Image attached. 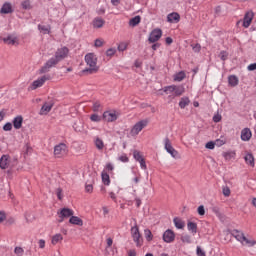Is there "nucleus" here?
Returning a JSON list of instances; mask_svg holds the SVG:
<instances>
[{"mask_svg":"<svg viewBox=\"0 0 256 256\" xmlns=\"http://www.w3.org/2000/svg\"><path fill=\"white\" fill-rule=\"evenodd\" d=\"M85 62L89 65V68L83 70V73H89V75H93V73H97L99 71V67L97 66V57L93 53H88L85 55Z\"/></svg>","mask_w":256,"mask_h":256,"instance_id":"f257e3e1","label":"nucleus"},{"mask_svg":"<svg viewBox=\"0 0 256 256\" xmlns=\"http://www.w3.org/2000/svg\"><path fill=\"white\" fill-rule=\"evenodd\" d=\"M147 125H149V120H147V119L140 120L132 127V129L130 131V135L132 137H137V135H139V133H141V131H143V129H145V127H147Z\"/></svg>","mask_w":256,"mask_h":256,"instance_id":"f03ea898","label":"nucleus"},{"mask_svg":"<svg viewBox=\"0 0 256 256\" xmlns=\"http://www.w3.org/2000/svg\"><path fill=\"white\" fill-rule=\"evenodd\" d=\"M131 235L136 247H143V238L137 225L131 228Z\"/></svg>","mask_w":256,"mask_h":256,"instance_id":"7ed1b4c3","label":"nucleus"},{"mask_svg":"<svg viewBox=\"0 0 256 256\" xmlns=\"http://www.w3.org/2000/svg\"><path fill=\"white\" fill-rule=\"evenodd\" d=\"M164 149L171 155V157H173V159H179V152L173 148L171 140L167 137L164 139Z\"/></svg>","mask_w":256,"mask_h":256,"instance_id":"20e7f679","label":"nucleus"},{"mask_svg":"<svg viewBox=\"0 0 256 256\" xmlns=\"http://www.w3.org/2000/svg\"><path fill=\"white\" fill-rule=\"evenodd\" d=\"M73 215H75V212L70 209V208H62L59 212H58V223H63V221H65V219H69L73 217Z\"/></svg>","mask_w":256,"mask_h":256,"instance_id":"39448f33","label":"nucleus"},{"mask_svg":"<svg viewBox=\"0 0 256 256\" xmlns=\"http://www.w3.org/2000/svg\"><path fill=\"white\" fill-rule=\"evenodd\" d=\"M54 155L58 159H61L64 155H67V144L60 143L54 147Z\"/></svg>","mask_w":256,"mask_h":256,"instance_id":"423d86ee","label":"nucleus"},{"mask_svg":"<svg viewBox=\"0 0 256 256\" xmlns=\"http://www.w3.org/2000/svg\"><path fill=\"white\" fill-rule=\"evenodd\" d=\"M60 62L57 60V58L54 56L50 58L44 66L40 69V73H49L50 69L52 67H55V65H58Z\"/></svg>","mask_w":256,"mask_h":256,"instance_id":"0eeeda50","label":"nucleus"},{"mask_svg":"<svg viewBox=\"0 0 256 256\" xmlns=\"http://www.w3.org/2000/svg\"><path fill=\"white\" fill-rule=\"evenodd\" d=\"M49 79H50L49 75H44L41 78H38L31 84L30 89L32 91H35V89H39V87H43V85L45 84V81H49Z\"/></svg>","mask_w":256,"mask_h":256,"instance_id":"6e6552de","label":"nucleus"},{"mask_svg":"<svg viewBox=\"0 0 256 256\" xmlns=\"http://www.w3.org/2000/svg\"><path fill=\"white\" fill-rule=\"evenodd\" d=\"M163 35V31L159 28L152 30L149 35L148 41L149 43H157L161 39Z\"/></svg>","mask_w":256,"mask_h":256,"instance_id":"1a4fd4ad","label":"nucleus"},{"mask_svg":"<svg viewBox=\"0 0 256 256\" xmlns=\"http://www.w3.org/2000/svg\"><path fill=\"white\" fill-rule=\"evenodd\" d=\"M69 55V48H67L66 46L57 49V51L55 52L54 57L59 61H63V59H65L67 56Z\"/></svg>","mask_w":256,"mask_h":256,"instance_id":"9d476101","label":"nucleus"},{"mask_svg":"<svg viewBox=\"0 0 256 256\" xmlns=\"http://www.w3.org/2000/svg\"><path fill=\"white\" fill-rule=\"evenodd\" d=\"M254 17H255V13H253V11H248L245 13L244 19H243V27L245 29H249V27L251 26V23L253 22Z\"/></svg>","mask_w":256,"mask_h":256,"instance_id":"9b49d317","label":"nucleus"},{"mask_svg":"<svg viewBox=\"0 0 256 256\" xmlns=\"http://www.w3.org/2000/svg\"><path fill=\"white\" fill-rule=\"evenodd\" d=\"M164 243H173L175 241V232L171 229H167L162 236Z\"/></svg>","mask_w":256,"mask_h":256,"instance_id":"f8f14e48","label":"nucleus"},{"mask_svg":"<svg viewBox=\"0 0 256 256\" xmlns=\"http://www.w3.org/2000/svg\"><path fill=\"white\" fill-rule=\"evenodd\" d=\"M9 167H14L11 165V161L9 160V155H2L0 158V169H9Z\"/></svg>","mask_w":256,"mask_h":256,"instance_id":"ddd939ff","label":"nucleus"},{"mask_svg":"<svg viewBox=\"0 0 256 256\" xmlns=\"http://www.w3.org/2000/svg\"><path fill=\"white\" fill-rule=\"evenodd\" d=\"M102 117L108 123H113V121H117V114L115 112L105 111Z\"/></svg>","mask_w":256,"mask_h":256,"instance_id":"4468645a","label":"nucleus"},{"mask_svg":"<svg viewBox=\"0 0 256 256\" xmlns=\"http://www.w3.org/2000/svg\"><path fill=\"white\" fill-rule=\"evenodd\" d=\"M0 13L2 15H9V13H13V6H11V3L5 2L0 9Z\"/></svg>","mask_w":256,"mask_h":256,"instance_id":"2eb2a0df","label":"nucleus"},{"mask_svg":"<svg viewBox=\"0 0 256 256\" xmlns=\"http://www.w3.org/2000/svg\"><path fill=\"white\" fill-rule=\"evenodd\" d=\"M251 137H253V134L251 133V129L244 128L241 131V139L243 141H251Z\"/></svg>","mask_w":256,"mask_h":256,"instance_id":"dca6fc26","label":"nucleus"},{"mask_svg":"<svg viewBox=\"0 0 256 256\" xmlns=\"http://www.w3.org/2000/svg\"><path fill=\"white\" fill-rule=\"evenodd\" d=\"M167 19L169 23H179L181 16L177 12H172L168 14Z\"/></svg>","mask_w":256,"mask_h":256,"instance_id":"f3484780","label":"nucleus"},{"mask_svg":"<svg viewBox=\"0 0 256 256\" xmlns=\"http://www.w3.org/2000/svg\"><path fill=\"white\" fill-rule=\"evenodd\" d=\"M94 29H101L105 25V21L101 17H96L92 21Z\"/></svg>","mask_w":256,"mask_h":256,"instance_id":"a211bd4d","label":"nucleus"},{"mask_svg":"<svg viewBox=\"0 0 256 256\" xmlns=\"http://www.w3.org/2000/svg\"><path fill=\"white\" fill-rule=\"evenodd\" d=\"M231 235L240 243H243V240H245V234L239 230H232Z\"/></svg>","mask_w":256,"mask_h":256,"instance_id":"6ab92c4d","label":"nucleus"},{"mask_svg":"<svg viewBox=\"0 0 256 256\" xmlns=\"http://www.w3.org/2000/svg\"><path fill=\"white\" fill-rule=\"evenodd\" d=\"M185 93V86L183 85H174V94L173 98L175 97H181Z\"/></svg>","mask_w":256,"mask_h":256,"instance_id":"aec40b11","label":"nucleus"},{"mask_svg":"<svg viewBox=\"0 0 256 256\" xmlns=\"http://www.w3.org/2000/svg\"><path fill=\"white\" fill-rule=\"evenodd\" d=\"M51 109H53V103L52 102H50V103L45 102L43 104V106L41 107L40 115H47V113H49L51 111Z\"/></svg>","mask_w":256,"mask_h":256,"instance_id":"412c9836","label":"nucleus"},{"mask_svg":"<svg viewBox=\"0 0 256 256\" xmlns=\"http://www.w3.org/2000/svg\"><path fill=\"white\" fill-rule=\"evenodd\" d=\"M244 161L247 165H250V167H255V157L253 156V153H247L244 156Z\"/></svg>","mask_w":256,"mask_h":256,"instance_id":"4be33fe9","label":"nucleus"},{"mask_svg":"<svg viewBox=\"0 0 256 256\" xmlns=\"http://www.w3.org/2000/svg\"><path fill=\"white\" fill-rule=\"evenodd\" d=\"M12 123L14 129H21V127H23V116H16Z\"/></svg>","mask_w":256,"mask_h":256,"instance_id":"5701e85b","label":"nucleus"},{"mask_svg":"<svg viewBox=\"0 0 256 256\" xmlns=\"http://www.w3.org/2000/svg\"><path fill=\"white\" fill-rule=\"evenodd\" d=\"M71 225H78V227H83V220L78 216H73L69 219Z\"/></svg>","mask_w":256,"mask_h":256,"instance_id":"b1692460","label":"nucleus"},{"mask_svg":"<svg viewBox=\"0 0 256 256\" xmlns=\"http://www.w3.org/2000/svg\"><path fill=\"white\" fill-rule=\"evenodd\" d=\"M228 83L230 87H237L239 85V78L236 75H230L228 77Z\"/></svg>","mask_w":256,"mask_h":256,"instance_id":"393cba45","label":"nucleus"},{"mask_svg":"<svg viewBox=\"0 0 256 256\" xmlns=\"http://www.w3.org/2000/svg\"><path fill=\"white\" fill-rule=\"evenodd\" d=\"M189 103H191L189 97H182L179 102L180 109H185V107L189 106Z\"/></svg>","mask_w":256,"mask_h":256,"instance_id":"a878e982","label":"nucleus"},{"mask_svg":"<svg viewBox=\"0 0 256 256\" xmlns=\"http://www.w3.org/2000/svg\"><path fill=\"white\" fill-rule=\"evenodd\" d=\"M173 223H174L176 229H183L185 227V222H183V220H181V218L175 217L173 219Z\"/></svg>","mask_w":256,"mask_h":256,"instance_id":"bb28decb","label":"nucleus"},{"mask_svg":"<svg viewBox=\"0 0 256 256\" xmlns=\"http://www.w3.org/2000/svg\"><path fill=\"white\" fill-rule=\"evenodd\" d=\"M92 111H94V113H99L103 111V105H101V102L99 101L93 102Z\"/></svg>","mask_w":256,"mask_h":256,"instance_id":"cd10ccee","label":"nucleus"},{"mask_svg":"<svg viewBox=\"0 0 256 256\" xmlns=\"http://www.w3.org/2000/svg\"><path fill=\"white\" fill-rule=\"evenodd\" d=\"M38 29L43 35H49L51 33V26L38 25Z\"/></svg>","mask_w":256,"mask_h":256,"instance_id":"c85d7f7f","label":"nucleus"},{"mask_svg":"<svg viewBox=\"0 0 256 256\" xmlns=\"http://www.w3.org/2000/svg\"><path fill=\"white\" fill-rule=\"evenodd\" d=\"M141 23V16H135L129 21L130 27H137Z\"/></svg>","mask_w":256,"mask_h":256,"instance_id":"c756f323","label":"nucleus"},{"mask_svg":"<svg viewBox=\"0 0 256 256\" xmlns=\"http://www.w3.org/2000/svg\"><path fill=\"white\" fill-rule=\"evenodd\" d=\"M187 229L190 231L193 235L197 233V223L195 222H188L187 223Z\"/></svg>","mask_w":256,"mask_h":256,"instance_id":"7c9ffc66","label":"nucleus"},{"mask_svg":"<svg viewBox=\"0 0 256 256\" xmlns=\"http://www.w3.org/2000/svg\"><path fill=\"white\" fill-rule=\"evenodd\" d=\"M101 177H102V183L104 185H110L111 178L109 177V174H107V172H102Z\"/></svg>","mask_w":256,"mask_h":256,"instance_id":"2f4dec72","label":"nucleus"},{"mask_svg":"<svg viewBox=\"0 0 256 256\" xmlns=\"http://www.w3.org/2000/svg\"><path fill=\"white\" fill-rule=\"evenodd\" d=\"M2 41H4L7 45H15V43H17V38H13L9 35L6 38H3Z\"/></svg>","mask_w":256,"mask_h":256,"instance_id":"473e14b6","label":"nucleus"},{"mask_svg":"<svg viewBox=\"0 0 256 256\" xmlns=\"http://www.w3.org/2000/svg\"><path fill=\"white\" fill-rule=\"evenodd\" d=\"M59 241H63V235H61V234H55V235L52 237L51 243H52V245H57V243H58Z\"/></svg>","mask_w":256,"mask_h":256,"instance_id":"72a5a7b5","label":"nucleus"},{"mask_svg":"<svg viewBox=\"0 0 256 256\" xmlns=\"http://www.w3.org/2000/svg\"><path fill=\"white\" fill-rule=\"evenodd\" d=\"M242 245H247L248 247H253L256 245V241L255 240H249L247 239V237H245L244 240H242V242H240Z\"/></svg>","mask_w":256,"mask_h":256,"instance_id":"f704fd0d","label":"nucleus"},{"mask_svg":"<svg viewBox=\"0 0 256 256\" xmlns=\"http://www.w3.org/2000/svg\"><path fill=\"white\" fill-rule=\"evenodd\" d=\"M144 237H145L146 241L151 242V240L153 239V233L151 232L150 229L144 230Z\"/></svg>","mask_w":256,"mask_h":256,"instance_id":"c9c22d12","label":"nucleus"},{"mask_svg":"<svg viewBox=\"0 0 256 256\" xmlns=\"http://www.w3.org/2000/svg\"><path fill=\"white\" fill-rule=\"evenodd\" d=\"M210 210L212 211V213H215L216 217H221V208H219V206L212 205Z\"/></svg>","mask_w":256,"mask_h":256,"instance_id":"e433bc0d","label":"nucleus"},{"mask_svg":"<svg viewBox=\"0 0 256 256\" xmlns=\"http://www.w3.org/2000/svg\"><path fill=\"white\" fill-rule=\"evenodd\" d=\"M163 91L166 95H169V93H175V85L165 86Z\"/></svg>","mask_w":256,"mask_h":256,"instance_id":"4c0bfd02","label":"nucleus"},{"mask_svg":"<svg viewBox=\"0 0 256 256\" xmlns=\"http://www.w3.org/2000/svg\"><path fill=\"white\" fill-rule=\"evenodd\" d=\"M185 77H186L185 72L181 71L175 75L174 81L181 82V81H183V79H185Z\"/></svg>","mask_w":256,"mask_h":256,"instance_id":"58836bf2","label":"nucleus"},{"mask_svg":"<svg viewBox=\"0 0 256 256\" xmlns=\"http://www.w3.org/2000/svg\"><path fill=\"white\" fill-rule=\"evenodd\" d=\"M95 146L97 147V149H99L101 151V149H103V147H105V144L103 143V140H101V138H96L95 140Z\"/></svg>","mask_w":256,"mask_h":256,"instance_id":"ea45409f","label":"nucleus"},{"mask_svg":"<svg viewBox=\"0 0 256 256\" xmlns=\"http://www.w3.org/2000/svg\"><path fill=\"white\" fill-rule=\"evenodd\" d=\"M102 120V117L99 116L98 114H92L90 116V121H92L93 123H100V121Z\"/></svg>","mask_w":256,"mask_h":256,"instance_id":"a19ab883","label":"nucleus"},{"mask_svg":"<svg viewBox=\"0 0 256 256\" xmlns=\"http://www.w3.org/2000/svg\"><path fill=\"white\" fill-rule=\"evenodd\" d=\"M180 239L182 243H188V244L192 243L191 236L188 234L182 235Z\"/></svg>","mask_w":256,"mask_h":256,"instance_id":"79ce46f5","label":"nucleus"},{"mask_svg":"<svg viewBox=\"0 0 256 256\" xmlns=\"http://www.w3.org/2000/svg\"><path fill=\"white\" fill-rule=\"evenodd\" d=\"M14 253H15L17 256H22V255L25 253V250L23 249V247L16 246V247L14 248Z\"/></svg>","mask_w":256,"mask_h":256,"instance_id":"37998d69","label":"nucleus"},{"mask_svg":"<svg viewBox=\"0 0 256 256\" xmlns=\"http://www.w3.org/2000/svg\"><path fill=\"white\" fill-rule=\"evenodd\" d=\"M222 193L224 197H229L231 195V189L229 188V186H223Z\"/></svg>","mask_w":256,"mask_h":256,"instance_id":"c03bdc74","label":"nucleus"},{"mask_svg":"<svg viewBox=\"0 0 256 256\" xmlns=\"http://www.w3.org/2000/svg\"><path fill=\"white\" fill-rule=\"evenodd\" d=\"M22 9H25L26 11L31 9V1L26 0L21 3Z\"/></svg>","mask_w":256,"mask_h":256,"instance_id":"a18cd8bd","label":"nucleus"},{"mask_svg":"<svg viewBox=\"0 0 256 256\" xmlns=\"http://www.w3.org/2000/svg\"><path fill=\"white\" fill-rule=\"evenodd\" d=\"M133 156H134V159H135L136 161H138V162L141 161V160H143V156H142L141 153H140L139 151H137V150L134 151Z\"/></svg>","mask_w":256,"mask_h":256,"instance_id":"49530a36","label":"nucleus"},{"mask_svg":"<svg viewBox=\"0 0 256 256\" xmlns=\"http://www.w3.org/2000/svg\"><path fill=\"white\" fill-rule=\"evenodd\" d=\"M115 53H117V50H115V48H109V49L106 51L107 57H113V55H115Z\"/></svg>","mask_w":256,"mask_h":256,"instance_id":"de8ad7c7","label":"nucleus"},{"mask_svg":"<svg viewBox=\"0 0 256 256\" xmlns=\"http://www.w3.org/2000/svg\"><path fill=\"white\" fill-rule=\"evenodd\" d=\"M198 215L203 216L205 215V206L200 205L197 209Z\"/></svg>","mask_w":256,"mask_h":256,"instance_id":"09e8293b","label":"nucleus"},{"mask_svg":"<svg viewBox=\"0 0 256 256\" xmlns=\"http://www.w3.org/2000/svg\"><path fill=\"white\" fill-rule=\"evenodd\" d=\"M196 254H197L198 256H207V255L205 254V251H204L203 249H201V247H199V246H197Z\"/></svg>","mask_w":256,"mask_h":256,"instance_id":"8fccbe9b","label":"nucleus"},{"mask_svg":"<svg viewBox=\"0 0 256 256\" xmlns=\"http://www.w3.org/2000/svg\"><path fill=\"white\" fill-rule=\"evenodd\" d=\"M3 129L5 131H11V129H13V124L11 122H7L4 126Z\"/></svg>","mask_w":256,"mask_h":256,"instance_id":"3c124183","label":"nucleus"},{"mask_svg":"<svg viewBox=\"0 0 256 256\" xmlns=\"http://www.w3.org/2000/svg\"><path fill=\"white\" fill-rule=\"evenodd\" d=\"M127 49V43L122 42L118 45V51H125Z\"/></svg>","mask_w":256,"mask_h":256,"instance_id":"603ef678","label":"nucleus"},{"mask_svg":"<svg viewBox=\"0 0 256 256\" xmlns=\"http://www.w3.org/2000/svg\"><path fill=\"white\" fill-rule=\"evenodd\" d=\"M227 57H228L227 52H225V51H221V52H220V59H221L222 61H227Z\"/></svg>","mask_w":256,"mask_h":256,"instance_id":"864d4df0","label":"nucleus"},{"mask_svg":"<svg viewBox=\"0 0 256 256\" xmlns=\"http://www.w3.org/2000/svg\"><path fill=\"white\" fill-rule=\"evenodd\" d=\"M206 149H215V142L210 141L205 145Z\"/></svg>","mask_w":256,"mask_h":256,"instance_id":"5fc2aeb1","label":"nucleus"},{"mask_svg":"<svg viewBox=\"0 0 256 256\" xmlns=\"http://www.w3.org/2000/svg\"><path fill=\"white\" fill-rule=\"evenodd\" d=\"M86 193H93V184H86Z\"/></svg>","mask_w":256,"mask_h":256,"instance_id":"6e6d98bb","label":"nucleus"},{"mask_svg":"<svg viewBox=\"0 0 256 256\" xmlns=\"http://www.w3.org/2000/svg\"><path fill=\"white\" fill-rule=\"evenodd\" d=\"M222 116L220 114H216L213 116V121L214 123H219L221 122Z\"/></svg>","mask_w":256,"mask_h":256,"instance_id":"4d7b16f0","label":"nucleus"},{"mask_svg":"<svg viewBox=\"0 0 256 256\" xmlns=\"http://www.w3.org/2000/svg\"><path fill=\"white\" fill-rule=\"evenodd\" d=\"M192 49H193L194 53H199L201 51V44H196V45L192 46Z\"/></svg>","mask_w":256,"mask_h":256,"instance_id":"13d9d810","label":"nucleus"},{"mask_svg":"<svg viewBox=\"0 0 256 256\" xmlns=\"http://www.w3.org/2000/svg\"><path fill=\"white\" fill-rule=\"evenodd\" d=\"M119 161H122V163H129V157H127V155H122L119 157Z\"/></svg>","mask_w":256,"mask_h":256,"instance_id":"bf43d9fd","label":"nucleus"},{"mask_svg":"<svg viewBox=\"0 0 256 256\" xmlns=\"http://www.w3.org/2000/svg\"><path fill=\"white\" fill-rule=\"evenodd\" d=\"M62 193H63V189L57 188L56 195H57V198L59 199V201H61V199H63V197L61 196Z\"/></svg>","mask_w":256,"mask_h":256,"instance_id":"052dcab7","label":"nucleus"},{"mask_svg":"<svg viewBox=\"0 0 256 256\" xmlns=\"http://www.w3.org/2000/svg\"><path fill=\"white\" fill-rule=\"evenodd\" d=\"M94 45L95 47H103V40L96 39Z\"/></svg>","mask_w":256,"mask_h":256,"instance_id":"680f3d73","label":"nucleus"},{"mask_svg":"<svg viewBox=\"0 0 256 256\" xmlns=\"http://www.w3.org/2000/svg\"><path fill=\"white\" fill-rule=\"evenodd\" d=\"M233 155H235V153L226 152V153L223 154V157H225V159H231V157H233Z\"/></svg>","mask_w":256,"mask_h":256,"instance_id":"e2e57ef3","label":"nucleus"},{"mask_svg":"<svg viewBox=\"0 0 256 256\" xmlns=\"http://www.w3.org/2000/svg\"><path fill=\"white\" fill-rule=\"evenodd\" d=\"M15 223V218L10 217L6 220V225H14Z\"/></svg>","mask_w":256,"mask_h":256,"instance_id":"0e129e2a","label":"nucleus"},{"mask_svg":"<svg viewBox=\"0 0 256 256\" xmlns=\"http://www.w3.org/2000/svg\"><path fill=\"white\" fill-rule=\"evenodd\" d=\"M38 245L40 249H45V240L44 239H40L38 241Z\"/></svg>","mask_w":256,"mask_h":256,"instance_id":"69168bd1","label":"nucleus"},{"mask_svg":"<svg viewBox=\"0 0 256 256\" xmlns=\"http://www.w3.org/2000/svg\"><path fill=\"white\" fill-rule=\"evenodd\" d=\"M5 219H7V215L5 214V212L0 211V223H3Z\"/></svg>","mask_w":256,"mask_h":256,"instance_id":"338daca9","label":"nucleus"},{"mask_svg":"<svg viewBox=\"0 0 256 256\" xmlns=\"http://www.w3.org/2000/svg\"><path fill=\"white\" fill-rule=\"evenodd\" d=\"M248 71H256V63H252L248 66Z\"/></svg>","mask_w":256,"mask_h":256,"instance_id":"774afa93","label":"nucleus"}]
</instances>
